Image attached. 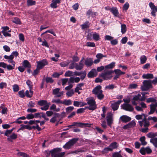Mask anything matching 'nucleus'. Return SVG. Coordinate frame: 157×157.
<instances>
[{
	"mask_svg": "<svg viewBox=\"0 0 157 157\" xmlns=\"http://www.w3.org/2000/svg\"><path fill=\"white\" fill-rule=\"evenodd\" d=\"M84 85L83 83H81L78 84L77 86L75 89V92H78L79 90H82V86Z\"/></svg>",
	"mask_w": 157,
	"mask_h": 157,
	"instance_id": "nucleus-33",
	"label": "nucleus"
},
{
	"mask_svg": "<svg viewBox=\"0 0 157 157\" xmlns=\"http://www.w3.org/2000/svg\"><path fill=\"white\" fill-rule=\"evenodd\" d=\"M78 138H73L69 140L63 146V147L66 149H70L78 140Z\"/></svg>",
	"mask_w": 157,
	"mask_h": 157,
	"instance_id": "nucleus-3",
	"label": "nucleus"
},
{
	"mask_svg": "<svg viewBox=\"0 0 157 157\" xmlns=\"http://www.w3.org/2000/svg\"><path fill=\"white\" fill-rule=\"evenodd\" d=\"M149 138L153 139L157 136V132H151L147 133L146 135Z\"/></svg>",
	"mask_w": 157,
	"mask_h": 157,
	"instance_id": "nucleus-23",
	"label": "nucleus"
},
{
	"mask_svg": "<svg viewBox=\"0 0 157 157\" xmlns=\"http://www.w3.org/2000/svg\"><path fill=\"white\" fill-rule=\"evenodd\" d=\"M83 66L80 65L78 63H76L75 68L77 70L80 71L83 68Z\"/></svg>",
	"mask_w": 157,
	"mask_h": 157,
	"instance_id": "nucleus-49",
	"label": "nucleus"
},
{
	"mask_svg": "<svg viewBox=\"0 0 157 157\" xmlns=\"http://www.w3.org/2000/svg\"><path fill=\"white\" fill-rule=\"evenodd\" d=\"M17 155L23 157H27L28 155L25 153L20 152L17 153Z\"/></svg>",
	"mask_w": 157,
	"mask_h": 157,
	"instance_id": "nucleus-63",
	"label": "nucleus"
},
{
	"mask_svg": "<svg viewBox=\"0 0 157 157\" xmlns=\"http://www.w3.org/2000/svg\"><path fill=\"white\" fill-rule=\"evenodd\" d=\"M76 63L72 62L70 64L69 68L70 69H72L75 68Z\"/></svg>",
	"mask_w": 157,
	"mask_h": 157,
	"instance_id": "nucleus-51",
	"label": "nucleus"
},
{
	"mask_svg": "<svg viewBox=\"0 0 157 157\" xmlns=\"http://www.w3.org/2000/svg\"><path fill=\"white\" fill-rule=\"evenodd\" d=\"M4 58L6 59H13L14 58V56L12 54L10 55V56H8L5 55L4 56Z\"/></svg>",
	"mask_w": 157,
	"mask_h": 157,
	"instance_id": "nucleus-53",
	"label": "nucleus"
},
{
	"mask_svg": "<svg viewBox=\"0 0 157 157\" xmlns=\"http://www.w3.org/2000/svg\"><path fill=\"white\" fill-rule=\"evenodd\" d=\"M121 107L122 109L127 111L132 112L134 110V108L129 104L124 103L121 105Z\"/></svg>",
	"mask_w": 157,
	"mask_h": 157,
	"instance_id": "nucleus-10",
	"label": "nucleus"
},
{
	"mask_svg": "<svg viewBox=\"0 0 157 157\" xmlns=\"http://www.w3.org/2000/svg\"><path fill=\"white\" fill-rule=\"evenodd\" d=\"M88 124L82 123H78L77 122H73L71 125H68L67 127L69 128H75V127H82L83 126H87Z\"/></svg>",
	"mask_w": 157,
	"mask_h": 157,
	"instance_id": "nucleus-9",
	"label": "nucleus"
},
{
	"mask_svg": "<svg viewBox=\"0 0 157 157\" xmlns=\"http://www.w3.org/2000/svg\"><path fill=\"white\" fill-rule=\"evenodd\" d=\"M106 121L108 125L111 127L113 123V114L111 113H108L106 116Z\"/></svg>",
	"mask_w": 157,
	"mask_h": 157,
	"instance_id": "nucleus-12",
	"label": "nucleus"
},
{
	"mask_svg": "<svg viewBox=\"0 0 157 157\" xmlns=\"http://www.w3.org/2000/svg\"><path fill=\"white\" fill-rule=\"evenodd\" d=\"M144 116V117H145V115L144 114H142L141 115H137L136 116L135 118L137 120H139L142 119L143 116Z\"/></svg>",
	"mask_w": 157,
	"mask_h": 157,
	"instance_id": "nucleus-57",
	"label": "nucleus"
},
{
	"mask_svg": "<svg viewBox=\"0 0 157 157\" xmlns=\"http://www.w3.org/2000/svg\"><path fill=\"white\" fill-rule=\"evenodd\" d=\"M12 22L17 24H21V22L20 19L17 17H14L12 20Z\"/></svg>",
	"mask_w": 157,
	"mask_h": 157,
	"instance_id": "nucleus-38",
	"label": "nucleus"
},
{
	"mask_svg": "<svg viewBox=\"0 0 157 157\" xmlns=\"http://www.w3.org/2000/svg\"><path fill=\"white\" fill-rule=\"evenodd\" d=\"M50 105V103H48L47 105H44V106L43 107H41L40 109L43 110H46L48 109Z\"/></svg>",
	"mask_w": 157,
	"mask_h": 157,
	"instance_id": "nucleus-55",
	"label": "nucleus"
},
{
	"mask_svg": "<svg viewBox=\"0 0 157 157\" xmlns=\"http://www.w3.org/2000/svg\"><path fill=\"white\" fill-rule=\"evenodd\" d=\"M72 102L71 100L70 99H65L63 101L62 104H63L66 105H69L72 104Z\"/></svg>",
	"mask_w": 157,
	"mask_h": 157,
	"instance_id": "nucleus-34",
	"label": "nucleus"
},
{
	"mask_svg": "<svg viewBox=\"0 0 157 157\" xmlns=\"http://www.w3.org/2000/svg\"><path fill=\"white\" fill-rule=\"evenodd\" d=\"M122 102L121 100L118 101H117L112 103L111 105V107L113 111L117 110L119 107V105Z\"/></svg>",
	"mask_w": 157,
	"mask_h": 157,
	"instance_id": "nucleus-16",
	"label": "nucleus"
},
{
	"mask_svg": "<svg viewBox=\"0 0 157 157\" xmlns=\"http://www.w3.org/2000/svg\"><path fill=\"white\" fill-rule=\"evenodd\" d=\"M93 61L92 58H87L85 60V64L87 67L91 66L93 63Z\"/></svg>",
	"mask_w": 157,
	"mask_h": 157,
	"instance_id": "nucleus-21",
	"label": "nucleus"
},
{
	"mask_svg": "<svg viewBox=\"0 0 157 157\" xmlns=\"http://www.w3.org/2000/svg\"><path fill=\"white\" fill-rule=\"evenodd\" d=\"M136 123L134 121H132L128 124L124 125L123 127V128L124 129H126L134 127Z\"/></svg>",
	"mask_w": 157,
	"mask_h": 157,
	"instance_id": "nucleus-17",
	"label": "nucleus"
},
{
	"mask_svg": "<svg viewBox=\"0 0 157 157\" xmlns=\"http://www.w3.org/2000/svg\"><path fill=\"white\" fill-rule=\"evenodd\" d=\"M145 136H142L140 139V140L141 142V144L143 145H145L147 143L145 141Z\"/></svg>",
	"mask_w": 157,
	"mask_h": 157,
	"instance_id": "nucleus-41",
	"label": "nucleus"
},
{
	"mask_svg": "<svg viewBox=\"0 0 157 157\" xmlns=\"http://www.w3.org/2000/svg\"><path fill=\"white\" fill-rule=\"evenodd\" d=\"M93 39L95 41H97L99 40L100 37L99 34L96 33H93L92 35Z\"/></svg>",
	"mask_w": 157,
	"mask_h": 157,
	"instance_id": "nucleus-26",
	"label": "nucleus"
},
{
	"mask_svg": "<svg viewBox=\"0 0 157 157\" xmlns=\"http://www.w3.org/2000/svg\"><path fill=\"white\" fill-rule=\"evenodd\" d=\"M156 101V99L153 98H150L147 99L146 102L147 103L155 102Z\"/></svg>",
	"mask_w": 157,
	"mask_h": 157,
	"instance_id": "nucleus-50",
	"label": "nucleus"
},
{
	"mask_svg": "<svg viewBox=\"0 0 157 157\" xmlns=\"http://www.w3.org/2000/svg\"><path fill=\"white\" fill-rule=\"evenodd\" d=\"M109 147L110 149H111V151H112L113 149L116 148L118 147L117 143L116 142H113L111 143Z\"/></svg>",
	"mask_w": 157,
	"mask_h": 157,
	"instance_id": "nucleus-27",
	"label": "nucleus"
},
{
	"mask_svg": "<svg viewBox=\"0 0 157 157\" xmlns=\"http://www.w3.org/2000/svg\"><path fill=\"white\" fill-rule=\"evenodd\" d=\"M13 90L14 92H16L18 91L19 88L18 85L17 84H15L13 86Z\"/></svg>",
	"mask_w": 157,
	"mask_h": 157,
	"instance_id": "nucleus-54",
	"label": "nucleus"
},
{
	"mask_svg": "<svg viewBox=\"0 0 157 157\" xmlns=\"http://www.w3.org/2000/svg\"><path fill=\"white\" fill-rule=\"evenodd\" d=\"M26 119L30 120L34 118V115L32 113L28 114L26 117Z\"/></svg>",
	"mask_w": 157,
	"mask_h": 157,
	"instance_id": "nucleus-60",
	"label": "nucleus"
},
{
	"mask_svg": "<svg viewBox=\"0 0 157 157\" xmlns=\"http://www.w3.org/2000/svg\"><path fill=\"white\" fill-rule=\"evenodd\" d=\"M118 71H119V69H115L113 71V72H114L116 74V75L113 78L114 80H117L121 75L120 72Z\"/></svg>",
	"mask_w": 157,
	"mask_h": 157,
	"instance_id": "nucleus-28",
	"label": "nucleus"
},
{
	"mask_svg": "<svg viewBox=\"0 0 157 157\" xmlns=\"http://www.w3.org/2000/svg\"><path fill=\"white\" fill-rule=\"evenodd\" d=\"M36 67L40 70L42 69L45 66L48 64V63L46 59H43L36 62Z\"/></svg>",
	"mask_w": 157,
	"mask_h": 157,
	"instance_id": "nucleus-8",
	"label": "nucleus"
},
{
	"mask_svg": "<svg viewBox=\"0 0 157 157\" xmlns=\"http://www.w3.org/2000/svg\"><path fill=\"white\" fill-rule=\"evenodd\" d=\"M86 75V71H82V73L80 75V79L81 80H83L85 78Z\"/></svg>",
	"mask_w": 157,
	"mask_h": 157,
	"instance_id": "nucleus-46",
	"label": "nucleus"
},
{
	"mask_svg": "<svg viewBox=\"0 0 157 157\" xmlns=\"http://www.w3.org/2000/svg\"><path fill=\"white\" fill-rule=\"evenodd\" d=\"M141 64H143L145 63L147 60V58L145 56H142L140 58Z\"/></svg>",
	"mask_w": 157,
	"mask_h": 157,
	"instance_id": "nucleus-35",
	"label": "nucleus"
},
{
	"mask_svg": "<svg viewBox=\"0 0 157 157\" xmlns=\"http://www.w3.org/2000/svg\"><path fill=\"white\" fill-rule=\"evenodd\" d=\"M60 151L59 148H55L49 151V154H51L52 157H63L64 154V153H58Z\"/></svg>",
	"mask_w": 157,
	"mask_h": 157,
	"instance_id": "nucleus-5",
	"label": "nucleus"
},
{
	"mask_svg": "<svg viewBox=\"0 0 157 157\" xmlns=\"http://www.w3.org/2000/svg\"><path fill=\"white\" fill-rule=\"evenodd\" d=\"M22 65L25 68L27 67L30 68L31 67V65L30 63L28 61L26 60H24L22 63Z\"/></svg>",
	"mask_w": 157,
	"mask_h": 157,
	"instance_id": "nucleus-25",
	"label": "nucleus"
},
{
	"mask_svg": "<svg viewBox=\"0 0 157 157\" xmlns=\"http://www.w3.org/2000/svg\"><path fill=\"white\" fill-rule=\"evenodd\" d=\"M102 91L101 90V86L100 85H98L93 89L92 91V92L93 94L96 95Z\"/></svg>",
	"mask_w": 157,
	"mask_h": 157,
	"instance_id": "nucleus-15",
	"label": "nucleus"
},
{
	"mask_svg": "<svg viewBox=\"0 0 157 157\" xmlns=\"http://www.w3.org/2000/svg\"><path fill=\"white\" fill-rule=\"evenodd\" d=\"M87 105L85 102L82 101H74L73 105L75 106L78 107H82Z\"/></svg>",
	"mask_w": 157,
	"mask_h": 157,
	"instance_id": "nucleus-19",
	"label": "nucleus"
},
{
	"mask_svg": "<svg viewBox=\"0 0 157 157\" xmlns=\"http://www.w3.org/2000/svg\"><path fill=\"white\" fill-rule=\"evenodd\" d=\"M115 17H118L119 12L117 8L115 7H112L111 8V10L110 11Z\"/></svg>",
	"mask_w": 157,
	"mask_h": 157,
	"instance_id": "nucleus-22",
	"label": "nucleus"
},
{
	"mask_svg": "<svg viewBox=\"0 0 157 157\" xmlns=\"http://www.w3.org/2000/svg\"><path fill=\"white\" fill-rule=\"evenodd\" d=\"M113 157H123L118 152H115L113 155Z\"/></svg>",
	"mask_w": 157,
	"mask_h": 157,
	"instance_id": "nucleus-64",
	"label": "nucleus"
},
{
	"mask_svg": "<svg viewBox=\"0 0 157 157\" xmlns=\"http://www.w3.org/2000/svg\"><path fill=\"white\" fill-rule=\"evenodd\" d=\"M26 83L29 88H31H31H33L32 82L29 80H27Z\"/></svg>",
	"mask_w": 157,
	"mask_h": 157,
	"instance_id": "nucleus-59",
	"label": "nucleus"
},
{
	"mask_svg": "<svg viewBox=\"0 0 157 157\" xmlns=\"http://www.w3.org/2000/svg\"><path fill=\"white\" fill-rule=\"evenodd\" d=\"M1 29H2L1 31L2 33L5 32H8L9 33H10L11 32V29H10V28L7 26L2 27Z\"/></svg>",
	"mask_w": 157,
	"mask_h": 157,
	"instance_id": "nucleus-30",
	"label": "nucleus"
},
{
	"mask_svg": "<svg viewBox=\"0 0 157 157\" xmlns=\"http://www.w3.org/2000/svg\"><path fill=\"white\" fill-rule=\"evenodd\" d=\"M60 89L59 88H57L54 89L53 90V94L55 95V97H59L63 95V91L59 92Z\"/></svg>",
	"mask_w": 157,
	"mask_h": 157,
	"instance_id": "nucleus-14",
	"label": "nucleus"
},
{
	"mask_svg": "<svg viewBox=\"0 0 157 157\" xmlns=\"http://www.w3.org/2000/svg\"><path fill=\"white\" fill-rule=\"evenodd\" d=\"M121 32L122 34H124L126 31V26L125 24H122L121 25Z\"/></svg>",
	"mask_w": 157,
	"mask_h": 157,
	"instance_id": "nucleus-37",
	"label": "nucleus"
},
{
	"mask_svg": "<svg viewBox=\"0 0 157 157\" xmlns=\"http://www.w3.org/2000/svg\"><path fill=\"white\" fill-rule=\"evenodd\" d=\"M70 63L69 61L68 60L67 61L63 62L60 64V66L62 67H65L68 66Z\"/></svg>",
	"mask_w": 157,
	"mask_h": 157,
	"instance_id": "nucleus-45",
	"label": "nucleus"
},
{
	"mask_svg": "<svg viewBox=\"0 0 157 157\" xmlns=\"http://www.w3.org/2000/svg\"><path fill=\"white\" fill-rule=\"evenodd\" d=\"M81 26L82 29L88 28L89 27V22L88 21H86L84 24L81 25Z\"/></svg>",
	"mask_w": 157,
	"mask_h": 157,
	"instance_id": "nucleus-44",
	"label": "nucleus"
},
{
	"mask_svg": "<svg viewBox=\"0 0 157 157\" xmlns=\"http://www.w3.org/2000/svg\"><path fill=\"white\" fill-rule=\"evenodd\" d=\"M74 108L72 106H70L67 107L66 108L65 110L67 113H70L74 109Z\"/></svg>",
	"mask_w": 157,
	"mask_h": 157,
	"instance_id": "nucleus-42",
	"label": "nucleus"
},
{
	"mask_svg": "<svg viewBox=\"0 0 157 157\" xmlns=\"http://www.w3.org/2000/svg\"><path fill=\"white\" fill-rule=\"evenodd\" d=\"M86 46L88 47H94L95 46V44L94 42H88L86 43Z\"/></svg>",
	"mask_w": 157,
	"mask_h": 157,
	"instance_id": "nucleus-48",
	"label": "nucleus"
},
{
	"mask_svg": "<svg viewBox=\"0 0 157 157\" xmlns=\"http://www.w3.org/2000/svg\"><path fill=\"white\" fill-rule=\"evenodd\" d=\"M47 101L45 100H41L39 101L38 104L40 106H42L47 105L48 104Z\"/></svg>",
	"mask_w": 157,
	"mask_h": 157,
	"instance_id": "nucleus-32",
	"label": "nucleus"
},
{
	"mask_svg": "<svg viewBox=\"0 0 157 157\" xmlns=\"http://www.w3.org/2000/svg\"><path fill=\"white\" fill-rule=\"evenodd\" d=\"M63 119L62 115H60L59 113H54V116L50 120V122L52 123H54L57 121H60Z\"/></svg>",
	"mask_w": 157,
	"mask_h": 157,
	"instance_id": "nucleus-7",
	"label": "nucleus"
},
{
	"mask_svg": "<svg viewBox=\"0 0 157 157\" xmlns=\"http://www.w3.org/2000/svg\"><path fill=\"white\" fill-rule=\"evenodd\" d=\"M139 151L142 155H145L146 153L147 154L151 153L152 151L150 147L148 146L145 148L144 147L141 148Z\"/></svg>",
	"mask_w": 157,
	"mask_h": 157,
	"instance_id": "nucleus-11",
	"label": "nucleus"
},
{
	"mask_svg": "<svg viewBox=\"0 0 157 157\" xmlns=\"http://www.w3.org/2000/svg\"><path fill=\"white\" fill-rule=\"evenodd\" d=\"M27 5L28 6L34 5L36 4V2L33 0H27Z\"/></svg>",
	"mask_w": 157,
	"mask_h": 157,
	"instance_id": "nucleus-40",
	"label": "nucleus"
},
{
	"mask_svg": "<svg viewBox=\"0 0 157 157\" xmlns=\"http://www.w3.org/2000/svg\"><path fill=\"white\" fill-rule=\"evenodd\" d=\"M115 65V62H112L110 64L105 66V69L103 72L99 75V76L102 78L104 80L111 79L112 77V74L113 71L112 70Z\"/></svg>",
	"mask_w": 157,
	"mask_h": 157,
	"instance_id": "nucleus-1",
	"label": "nucleus"
},
{
	"mask_svg": "<svg viewBox=\"0 0 157 157\" xmlns=\"http://www.w3.org/2000/svg\"><path fill=\"white\" fill-rule=\"evenodd\" d=\"M18 94L21 98H24L25 97L24 91L23 90L20 91L18 92Z\"/></svg>",
	"mask_w": 157,
	"mask_h": 157,
	"instance_id": "nucleus-52",
	"label": "nucleus"
},
{
	"mask_svg": "<svg viewBox=\"0 0 157 157\" xmlns=\"http://www.w3.org/2000/svg\"><path fill=\"white\" fill-rule=\"evenodd\" d=\"M40 70V69L36 67V69L34 71L32 75L34 76H36L39 72Z\"/></svg>",
	"mask_w": 157,
	"mask_h": 157,
	"instance_id": "nucleus-61",
	"label": "nucleus"
},
{
	"mask_svg": "<svg viewBox=\"0 0 157 157\" xmlns=\"http://www.w3.org/2000/svg\"><path fill=\"white\" fill-rule=\"evenodd\" d=\"M129 4L128 2H126L123 6V10H127L128 8Z\"/></svg>",
	"mask_w": 157,
	"mask_h": 157,
	"instance_id": "nucleus-62",
	"label": "nucleus"
},
{
	"mask_svg": "<svg viewBox=\"0 0 157 157\" xmlns=\"http://www.w3.org/2000/svg\"><path fill=\"white\" fill-rule=\"evenodd\" d=\"M144 101V98L143 97H141L140 93H139L137 95L133 97L131 100L132 104L134 105H136L140 101Z\"/></svg>",
	"mask_w": 157,
	"mask_h": 157,
	"instance_id": "nucleus-4",
	"label": "nucleus"
},
{
	"mask_svg": "<svg viewBox=\"0 0 157 157\" xmlns=\"http://www.w3.org/2000/svg\"><path fill=\"white\" fill-rule=\"evenodd\" d=\"M144 78L149 79L152 78H153V75L152 74H144L142 76Z\"/></svg>",
	"mask_w": 157,
	"mask_h": 157,
	"instance_id": "nucleus-29",
	"label": "nucleus"
},
{
	"mask_svg": "<svg viewBox=\"0 0 157 157\" xmlns=\"http://www.w3.org/2000/svg\"><path fill=\"white\" fill-rule=\"evenodd\" d=\"M150 142L153 144L154 147L157 148V138H155L150 140Z\"/></svg>",
	"mask_w": 157,
	"mask_h": 157,
	"instance_id": "nucleus-31",
	"label": "nucleus"
},
{
	"mask_svg": "<svg viewBox=\"0 0 157 157\" xmlns=\"http://www.w3.org/2000/svg\"><path fill=\"white\" fill-rule=\"evenodd\" d=\"M17 138V135L16 134L13 133L7 138V140L9 141L12 142V140H15Z\"/></svg>",
	"mask_w": 157,
	"mask_h": 157,
	"instance_id": "nucleus-24",
	"label": "nucleus"
},
{
	"mask_svg": "<svg viewBox=\"0 0 157 157\" xmlns=\"http://www.w3.org/2000/svg\"><path fill=\"white\" fill-rule=\"evenodd\" d=\"M74 92L73 90H71L70 91H68L66 94L67 95L68 97H71L73 94H74Z\"/></svg>",
	"mask_w": 157,
	"mask_h": 157,
	"instance_id": "nucleus-56",
	"label": "nucleus"
},
{
	"mask_svg": "<svg viewBox=\"0 0 157 157\" xmlns=\"http://www.w3.org/2000/svg\"><path fill=\"white\" fill-rule=\"evenodd\" d=\"M103 91L100 92L99 94L96 95L98 99L101 100L104 97V96L102 93Z\"/></svg>",
	"mask_w": 157,
	"mask_h": 157,
	"instance_id": "nucleus-39",
	"label": "nucleus"
},
{
	"mask_svg": "<svg viewBox=\"0 0 157 157\" xmlns=\"http://www.w3.org/2000/svg\"><path fill=\"white\" fill-rule=\"evenodd\" d=\"M97 74V72L94 69H92L88 74L87 76L89 78H92L96 77Z\"/></svg>",
	"mask_w": 157,
	"mask_h": 157,
	"instance_id": "nucleus-18",
	"label": "nucleus"
},
{
	"mask_svg": "<svg viewBox=\"0 0 157 157\" xmlns=\"http://www.w3.org/2000/svg\"><path fill=\"white\" fill-rule=\"evenodd\" d=\"M52 2H53L51 3L50 5L51 7L54 8H56L57 7V3L54 1V0H52Z\"/></svg>",
	"mask_w": 157,
	"mask_h": 157,
	"instance_id": "nucleus-58",
	"label": "nucleus"
},
{
	"mask_svg": "<svg viewBox=\"0 0 157 157\" xmlns=\"http://www.w3.org/2000/svg\"><path fill=\"white\" fill-rule=\"evenodd\" d=\"M143 86L141 87V90H142L147 91L152 87L151 81L150 80L144 81L143 82Z\"/></svg>",
	"mask_w": 157,
	"mask_h": 157,
	"instance_id": "nucleus-6",
	"label": "nucleus"
},
{
	"mask_svg": "<svg viewBox=\"0 0 157 157\" xmlns=\"http://www.w3.org/2000/svg\"><path fill=\"white\" fill-rule=\"evenodd\" d=\"M150 111L148 113L149 115L153 114L156 110V108L152 104H151L150 105Z\"/></svg>",
	"mask_w": 157,
	"mask_h": 157,
	"instance_id": "nucleus-36",
	"label": "nucleus"
},
{
	"mask_svg": "<svg viewBox=\"0 0 157 157\" xmlns=\"http://www.w3.org/2000/svg\"><path fill=\"white\" fill-rule=\"evenodd\" d=\"M144 127H148L150 125L149 122L146 119L145 117H144Z\"/></svg>",
	"mask_w": 157,
	"mask_h": 157,
	"instance_id": "nucleus-47",
	"label": "nucleus"
},
{
	"mask_svg": "<svg viewBox=\"0 0 157 157\" xmlns=\"http://www.w3.org/2000/svg\"><path fill=\"white\" fill-rule=\"evenodd\" d=\"M149 6L151 9V15L155 17V13L157 12V7L155 6L154 4L151 2L149 3Z\"/></svg>",
	"mask_w": 157,
	"mask_h": 157,
	"instance_id": "nucleus-13",
	"label": "nucleus"
},
{
	"mask_svg": "<svg viewBox=\"0 0 157 157\" xmlns=\"http://www.w3.org/2000/svg\"><path fill=\"white\" fill-rule=\"evenodd\" d=\"M87 101V104L89 105V106L88 107L89 110H94L96 109L97 108V105L96 104V102L93 98H88L86 99Z\"/></svg>",
	"mask_w": 157,
	"mask_h": 157,
	"instance_id": "nucleus-2",
	"label": "nucleus"
},
{
	"mask_svg": "<svg viewBox=\"0 0 157 157\" xmlns=\"http://www.w3.org/2000/svg\"><path fill=\"white\" fill-rule=\"evenodd\" d=\"M45 80L47 83H52L54 81L53 79L52 78L48 77H47Z\"/></svg>",
	"mask_w": 157,
	"mask_h": 157,
	"instance_id": "nucleus-43",
	"label": "nucleus"
},
{
	"mask_svg": "<svg viewBox=\"0 0 157 157\" xmlns=\"http://www.w3.org/2000/svg\"><path fill=\"white\" fill-rule=\"evenodd\" d=\"M120 119L123 122H127L131 121V118L126 115H123L120 118Z\"/></svg>",
	"mask_w": 157,
	"mask_h": 157,
	"instance_id": "nucleus-20",
	"label": "nucleus"
}]
</instances>
